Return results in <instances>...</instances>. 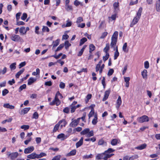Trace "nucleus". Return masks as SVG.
<instances>
[{"label":"nucleus","mask_w":160,"mask_h":160,"mask_svg":"<svg viewBox=\"0 0 160 160\" xmlns=\"http://www.w3.org/2000/svg\"><path fill=\"white\" fill-rule=\"evenodd\" d=\"M18 153L17 152H7V155L9 157L11 160H14L18 156Z\"/></svg>","instance_id":"nucleus-1"},{"label":"nucleus","mask_w":160,"mask_h":160,"mask_svg":"<svg viewBox=\"0 0 160 160\" xmlns=\"http://www.w3.org/2000/svg\"><path fill=\"white\" fill-rule=\"evenodd\" d=\"M137 120L139 123H143L144 122H148L149 120L148 117L146 115H143L137 118Z\"/></svg>","instance_id":"nucleus-2"},{"label":"nucleus","mask_w":160,"mask_h":160,"mask_svg":"<svg viewBox=\"0 0 160 160\" xmlns=\"http://www.w3.org/2000/svg\"><path fill=\"white\" fill-rule=\"evenodd\" d=\"M96 159L98 160L103 159L104 160H107L106 154L105 152L103 153L98 154L96 156Z\"/></svg>","instance_id":"nucleus-3"},{"label":"nucleus","mask_w":160,"mask_h":160,"mask_svg":"<svg viewBox=\"0 0 160 160\" xmlns=\"http://www.w3.org/2000/svg\"><path fill=\"white\" fill-rule=\"evenodd\" d=\"M11 39L15 42L21 41L22 40V38L18 35H12L11 37Z\"/></svg>","instance_id":"nucleus-4"},{"label":"nucleus","mask_w":160,"mask_h":160,"mask_svg":"<svg viewBox=\"0 0 160 160\" xmlns=\"http://www.w3.org/2000/svg\"><path fill=\"white\" fill-rule=\"evenodd\" d=\"M118 39L116 38H111V42L110 43V46L111 48H113V50H115L114 46H116L117 42Z\"/></svg>","instance_id":"nucleus-5"},{"label":"nucleus","mask_w":160,"mask_h":160,"mask_svg":"<svg viewBox=\"0 0 160 160\" xmlns=\"http://www.w3.org/2000/svg\"><path fill=\"white\" fill-rule=\"evenodd\" d=\"M34 147L32 146L28 147V148H25L24 152L25 154L30 153L34 150Z\"/></svg>","instance_id":"nucleus-6"},{"label":"nucleus","mask_w":160,"mask_h":160,"mask_svg":"<svg viewBox=\"0 0 160 160\" xmlns=\"http://www.w3.org/2000/svg\"><path fill=\"white\" fill-rule=\"evenodd\" d=\"M69 135L65 136L64 134L62 133L58 134L57 136V138L58 139H61V140L63 141L67 138Z\"/></svg>","instance_id":"nucleus-7"},{"label":"nucleus","mask_w":160,"mask_h":160,"mask_svg":"<svg viewBox=\"0 0 160 160\" xmlns=\"http://www.w3.org/2000/svg\"><path fill=\"white\" fill-rule=\"evenodd\" d=\"M140 18H138L137 16L135 17L133 19L132 21L131 22L130 26V27H132L133 26L136 24L138 22L139 19H140Z\"/></svg>","instance_id":"nucleus-8"},{"label":"nucleus","mask_w":160,"mask_h":160,"mask_svg":"<svg viewBox=\"0 0 160 160\" xmlns=\"http://www.w3.org/2000/svg\"><path fill=\"white\" fill-rule=\"evenodd\" d=\"M120 143V141L118 139H113L111 142V144L112 146H115L117 144H119Z\"/></svg>","instance_id":"nucleus-9"},{"label":"nucleus","mask_w":160,"mask_h":160,"mask_svg":"<svg viewBox=\"0 0 160 160\" xmlns=\"http://www.w3.org/2000/svg\"><path fill=\"white\" fill-rule=\"evenodd\" d=\"M110 91V89H109L105 92L104 96L102 100V101H104L108 98Z\"/></svg>","instance_id":"nucleus-10"},{"label":"nucleus","mask_w":160,"mask_h":160,"mask_svg":"<svg viewBox=\"0 0 160 160\" xmlns=\"http://www.w3.org/2000/svg\"><path fill=\"white\" fill-rule=\"evenodd\" d=\"M122 102V100L120 96H119L118 99L117 101V104L116 105V108L118 110Z\"/></svg>","instance_id":"nucleus-11"},{"label":"nucleus","mask_w":160,"mask_h":160,"mask_svg":"<svg viewBox=\"0 0 160 160\" xmlns=\"http://www.w3.org/2000/svg\"><path fill=\"white\" fill-rule=\"evenodd\" d=\"M27 158H28L30 159H35L36 158V153L35 152H33L31 154L28 155L27 156Z\"/></svg>","instance_id":"nucleus-12"},{"label":"nucleus","mask_w":160,"mask_h":160,"mask_svg":"<svg viewBox=\"0 0 160 160\" xmlns=\"http://www.w3.org/2000/svg\"><path fill=\"white\" fill-rule=\"evenodd\" d=\"M83 138L82 137L79 141L76 143V146L77 148H78L82 145L83 144Z\"/></svg>","instance_id":"nucleus-13"},{"label":"nucleus","mask_w":160,"mask_h":160,"mask_svg":"<svg viewBox=\"0 0 160 160\" xmlns=\"http://www.w3.org/2000/svg\"><path fill=\"white\" fill-rule=\"evenodd\" d=\"M115 50L116 51L114 52V60L116 59L119 55V52H118V46H116V48H115Z\"/></svg>","instance_id":"nucleus-14"},{"label":"nucleus","mask_w":160,"mask_h":160,"mask_svg":"<svg viewBox=\"0 0 160 160\" xmlns=\"http://www.w3.org/2000/svg\"><path fill=\"white\" fill-rule=\"evenodd\" d=\"M37 79L32 77L30 78L28 80V84L30 85L36 81Z\"/></svg>","instance_id":"nucleus-15"},{"label":"nucleus","mask_w":160,"mask_h":160,"mask_svg":"<svg viewBox=\"0 0 160 160\" xmlns=\"http://www.w3.org/2000/svg\"><path fill=\"white\" fill-rule=\"evenodd\" d=\"M76 150L73 149L69 153H67L66 155L67 157H69L71 156L75 155L76 153Z\"/></svg>","instance_id":"nucleus-16"},{"label":"nucleus","mask_w":160,"mask_h":160,"mask_svg":"<svg viewBox=\"0 0 160 160\" xmlns=\"http://www.w3.org/2000/svg\"><path fill=\"white\" fill-rule=\"evenodd\" d=\"M147 146V145L145 143L142 144L140 146L136 147L135 148L138 150H141L145 148Z\"/></svg>","instance_id":"nucleus-17"},{"label":"nucleus","mask_w":160,"mask_h":160,"mask_svg":"<svg viewBox=\"0 0 160 160\" xmlns=\"http://www.w3.org/2000/svg\"><path fill=\"white\" fill-rule=\"evenodd\" d=\"M61 121H59L57 124L55 125L54 127L53 130V132H56L58 129L60 125Z\"/></svg>","instance_id":"nucleus-18"},{"label":"nucleus","mask_w":160,"mask_h":160,"mask_svg":"<svg viewBox=\"0 0 160 160\" xmlns=\"http://www.w3.org/2000/svg\"><path fill=\"white\" fill-rule=\"evenodd\" d=\"M59 121H61L60 122V127L62 128L63 127H65L67 123V122L64 119H63L62 120H60Z\"/></svg>","instance_id":"nucleus-19"},{"label":"nucleus","mask_w":160,"mask_h":160,"mask_svg":"<svg viewBox=\"0 0 160 160\" xmlns=\"http://www.w3.org/2000/svg\"><path fill=\"white\" fill-rule=\"evenodd\" d=\"M78 124L77 122H76V119H75L70 123L69 126L72 127H75L77 126Z\"/></svg>","instance_id":"nucleus-20"},{"label":"nucleus","mask_w":160,"mask_h":160,"mask_svg":"<svg viewBox=\"0 0 160 160\" xmlns=\"http://www.w3.org/2000/svg\"><path fill=\"white\" fill-rule=\"evenodd\" d=\"M3 107L7 108L13 109L14 108V106L10 105L9 103H5L3 105Z\"/></svg>","instance_id":"nucleus-21"},{"label":"nucleus","mask_w":160,"mask_h":160,"mask_svg":"<svg viewBox=\"0 0 160 160\" xmlns=\"http://www.w3.org/2000/svg\"><path fill=\"white\" fill-rule=\"evenodd\" d=\"M90 129L89 128H85L80 132V134L81 135H86L89 132Z\"/></svg>","instance_id":"nucleus-22"},{"label":"nucleus","mask_w":160,"mask_h":160,"mask_svg":"<svg viewBox=\"0 0 160 160\" xmlns=\"http://www.w3.org/2000/svg\"><path fill=\"white\" fill-rule=\"evenodd\" d=\"M98 122V117L97 114L94 115V118L92 121V124L94 125H96Z\"/></svg>","instance_id":"nucleus-23"},{"label":"nucleus","mask_w":160,"mask_h":160,"mask_svg":"<svg viewBox=\"0 0 160 160\" xmlns=\"http://www.w3.org/2000/svg\"><path fill=\"white\" fill-rule=\"evenodd\" d=\"M110 48V45L109 43H107L106 44L105 47L103 49V51L106 53V54L109 53L108 52V51Z\"/></svg>","instance_id":"nucleus-24"},{"label":"nucleus","mask_w":160,"mask_h":160,"mask_svg":"<svg viewBox=\"0 0 160 160\" xmlns=\"http://www.w3.org/2000/svg\"><path fill=\"white\" fill-rule=\"evenodd\" d=\"M24 70L25 69L24 68H22V69L20 70L15 75L16 77L17 78H18L19 76L24 72Z\"/></svg>","instance_id":"nucleus-25"},{"label":"nucleus","mask_w":160,"mask_h":160,"mask_svg":"<svg viewBox=\"0 0 160 160\" xmlns=\"http://www.w3.org/2000/svg\"><path fill=\"white\" fill-rule=\"evenodd\" d=\"M147 71L146 69H144L143 71L142 72V75L144 79L147 78Z\"/></svg>","instance_id":"nucleus-26"},{"label":"nucleus","mask_w":160,"mask_h":160,"mask_svg":"<svg viewBox=\"0 0 160 160\" xmlns=\"http://www.w3.org/2000/svg\"><path fill=\"white\" fill-rule=\"evenodd\" d=\"M47 154L44 152H42L39 154L36 153L37 158H39L44 156H46Z\"/></svg>","instance_id":"nucleus-27"},{"label":"nucleus","mask_w":160,"mask_h":160,"mask_svg":"<svg viewBox=\"0 0 160 160\" xmlns=\"http://www.w3.org/2000/svg\"><path fill=\"white\" fill-rule=\"evenodd\" d=\"M98 145H104V146H106L107 142L102 139H101L99 140L98 141Z\"/></svg>","instance_id":"nucleus-28"},{"label":"nucleus","mask_w":160,"mask_h":160,"mask_svg":"<svg viewBox=\"0 0 160 160\" xmlns=\"http://www.w3.org/2000/svg\"><path fill=\"white\" fill-rule=\"evenodd\" d=\"M142 10V7L139 8L137 14V17L140 18L141 16Z\"/></svg>","instance_id":"nucleus-29"},{"label":"nucleus","mask_w":160,"mask_h":160,"mask_svg":"<svg viewBox=\"0 0 160 160\" xmlns=\"http://www.w3.org/2000/svg\"><path fill=\"white\" fill-rule=\"evenodd\" d=\"M74 4L76 7L78 6L79 5H80L81 6H83L82 3L79 2L78 0H75L74 2Z\"/></svg>","instance_id":"nucleus-30"},{"label":"nucleus","mask_w":160,"mask_h":160,"mask_svg":"<svg viewBox=\"0 0 160 160\" xmlns=\"http://www.w3.org/2000/svg\"><path fill=\"white\" fill-rule=\"evenodd\" d=\"M95 48V47L93 44H91L89 45V52L91 53L93 51Z\"/></svg>","instance_id":"nucleus-31"},{"label":"nucleus","mask_w":160,"mask_h":160,"mask_svg":"<svg viewBox=\"0 0 160 160\" xmlns=\"http://www.w3.org/2000/svg\"><path fill=\"white\" fill-rule=\"evenodd\" d=\"M25 31V27L22 26V27L19 29V32L20 33L22 34H25L26 33H24Z\"/></svg>","instance_id":"nucleus-32"},{"label":"nucleus","mask_w":160,"mask_h":160,"mask_svg":"<svg viewBox=\"0 0 160 160\" xmlns=\"http://www.w3.org/2000/svg\"><path fill=\"white\" fill-rule=\"evenodd\" d=\"M94 114V110L93 108H91V111L88 114V117L89 118H90L92 117Z\"/></svg>","instance_id":"nucleus-33"},{"label":"nucleus","mask_w":160,"mask_h":160,"mask_svg":"<svg viewBox=\"0 0 160 160\" xmlns=\"http://www.w3.org/2000/svg\"><path fill=\"white\" fill-rule=\"evenodd\" d=\"M87 40V39L86 38H83L80 40L79 45H82L85 42H86Z\"/></svg>","instance_id":"nucleus-34"},{"label":"nucleus","mask_w":160,"mask_h":160,"mask_svg":"<svg viewBox=\"0 0 160 160\" xmlns=\"http://www.w3.org/2000/svg\"><path fill=\"white\" fill-rule=\"evenodd\" d=\"M65 48L66 49H68L69 47L71 46V44L68 41H66L65 42Z\"/></svg>","instance_id":"nucleus-35"},{"label":"nucleus","mask_w":160,"mask_h":160,"mask_svg":"<svg viewBox=\"0 0 160 160\" xmlns=\"http://www.w3.org/2000/svg\"><path fill=\"white\" fill-rule=\"evenodd\" d=\"M60 41V40L59 39H58L55 41L54 43L53 46V48L54 47H56L59 45V43ZM54 42V41L53 42V43Z\"/></svg>","instance_id":"nucleus-36"},{"label":"nucleus","mask_w":160,"mask_h":160,"mask_svg":"<svg viewBox=\"0 0 160 160\" xmlns=\"http://www.w3.org/2000/svg\"><path fill=\"white\" fill-rule=\"evenodd\" d=\"M26 84H24L22 85L18 89V91L19 92H20L23 89H25L26 88Z\"/></svg>","instance_id":"nucleus-37"},{"label":"nucleus","mask_w":160,"mask_h":160,"mask_svg":"<svg viewBox=\"0 0 160 160\" xmlns=\"http://www.w3.org/2000/svg\"><path fill=\"white\" fill-rule=\"evenodd\" d=\"M117 15L116 14L114 13V14L112 15L111 17H108V18L110 20V19H112V20H115L116 18Z\"/></svg>","instance_id":"nucleus-38"},{"label":"nucleus","mask_w":160,"mask_h":160,"mask_svg":"<svg viewBox=\"0 0 160 160\" xmlns=\"http://www.w3.org/2000/svg\"><path fill=\"white\" fill-rule=\"evenodd\" d=\"M65 8L67 11L69 10H72L73 8L72 6L69 5H65Z\"/></svg>","instance_id":"nucleus-39"},{"label":"nucleus","mask_w":160,"mask_h":160,"mask_svg":"<svg viewBox=\"0 0 160 160\" xmlns=\"http://www.w3.org/2000/svg\"><path fill=\"white\" fill-rule=\"evenodd\" d=\"M96 140V138L95 137H93L91 138H86L85 139V141H92L93 142L95 141Z\"/></svg>","instance_id":"nucleus-40"},{"label":"nucleus","mask_w":160,"mask_h":160,"mask_svg":"<svg viewBox=\"0 0 160 160\" xmlns=\"http://www.w3.org/2000/svg\"><path fill=\"white\" fill-rule=\"evenodd\" d=\"M16 63L15 62L12 63L10 65V68L11 70H14L16 69Z\"/></svg>","instance_id":"nucleus-41"},{"label":"nucleus","mask_w":160,"mask_h":160,"mask_svg":"<svg viewBox=\"0 0 160 160\" xmlns=\"http://www.w3.org/2000/svg\"><path fill=\"white\" fill-rule=\"evenodd\" d=\"M64 45L63 43L60 44L59 46L55 50V52H57L60 50L64 46Z\"/></svg>","instance_id":"nucleus-42"},{"label":"nucleus","mask_w":160,"mask_h":160,"mask_svg":"<svg viewBox=\"0 0 160 160\" xmlns=\"http://www.w3.org/2000/svg\"><path fill=\"white\" fill-rule=\"evenodd\" d=\"M42 31L43 32H44L46 31L47 32H48L49 31V29L47 26H43V27L42 29Z\"/></svg>","instance_id":"nucleus-43"},{"label":"nucleus","mask_w":160,"mask_h":160,"mask_svg":"<svg viewBox=\"0 0 160 160\" xmlns=\"http://www.w3.org/2000/svg\"><path fill=\"white\" fill-rule=\"evenodd\" d=\"M30 127L28 125H23L21 126V128L22 129H24V130H26L28 129Z\"/></svg>","instance_id":"nucleus-44"},{"label":"nucleus","mask_w":160,"mask_h":160,"mask_svg":"<svg viewBox=\"0 0 160 160\" xmlns=\"http://www.w3.org/2000/svg\"><path fill=\"white\" fill-rule=\"evenodd\" d=\"M115 151V150L112 149V148H109L107 150L105 151V152L106 153H110L111 152H113Z\"/></svg>","instance_id":"nucleus-45"},{"label":"nucleus","mask_w":160,"mask_h":160,"mask_svg":"<svg viewBox=\"0 0 160 160\" xmlns=\"http://www.w3.org/2000/svg\"><path fill=\"white\" fill-rule=\"evenodd\" d=\"M114 70L113 69L111 68L110 69L108 73V76H110L112 75L113 73L114 72Z\"/></svg>","instance_id":"nucleus-46"},{"label":"nucleus","mask_w":160,"mask_h":160,"mask_svg":"<svg viewBox=\"0 0 160 160\" xmlns=\"http://www.w3.org/2000/svg\"><path fill=\"white\" fill-rule=\"evenodd\" d=\"M9 91L7 89H4L2 91V95L3 96H5L8 93Z\"/></svg>","instance_id":"nucleus-47"},{"label":"nucleus","mask_w":160,"mask_h":160,"mask_svg":"<svg viewBox=\"0 0 160 160\" xmlns=\"http://www.w3.org/2000/svg\"><path fill=\"white\" fill-rule=\"evenodd\" d=\"M57 96H55L54 100H53L52 102H50L49 104L50 105L53 106L55 104L56 102L57 101Z\"/></svg>","instance_id":"nucleus-48"},{"label":"nucleus","mask_w":160,"mask_h":160,"mask_svg":"<svg viewBox=\"0 0 160 160\" xmlns=\"http://www.w3.org/2000/svg\"><path fill=\"white\" fill-rule=\"evenodd\" d=\"M109 53L106 54V55L104 56H103L102 58L103 60L105 62L109 58Z\"/></svg>","instance_id":"nucleus-49"},{"label":"nucleus","mask_w":160,"mask_h":160,"mask_svg":"<svg viewBox=\"0 0 160 160\" xmlns=\"http://www.w3.org/2000/svg\"><path fill=\"white\" fill-rule=\"evenodd\" d=\"M127 46V43L125 42L124 43L122 47V50L124 52H128V50H126V48Z\"/></svg>","instance_id":"nucleus-50"},{"label":"nucleus","mask_w":160,"mask_h":160,"mask_svg":"<svg viewBox=\"0 0 160 160\" xmlns=\"http://www.w3.org/2000/svg\"><path fill=\"white\" fill-rule=\"evenodd\" d=\"M156 9L157 12H160V3H156Z\"/></svg>","instance_id":"nucleus-51"},{"label":"nucleus","mask_w":160,"mask_h":160,"mask_svg":"<svg viewBox=\"0 0 160 160\" xmlns=\"http://www.w3.org/2000/svg\"><path fill=\"white\" fill-rule=\"evenodd\" d=\"M83 21V19L81 17H79L77 18L76 22L77 23H79Z\"/></svg>","instance_id":"nucleus-52"},{"label":"nucleus","mask_w":160,"mask_h":160,"mask_svg":"<svg viewBox=\"0 0 160 160\" xmlns=\"http://www.w3.org/2000/svg\"><path fill=\"white\" fill-rule=\"evenodd\" d=\"M94 135L93 131V130H91L89 131V132L88 133L87 137H89L92 136Z\"/></svg>","instance_id":"nucleus-53"},{"label":"nucleus","mask_w":160,"mask_h":160,"mask_svg":"<svg viewBox=\"0 0 160 160\" xmlns=\"http://www.w3.org/2000/svg\"><path fill=\"white\" fill-rule=\"evenodd\" d=\"M27 17V15L26 13H24L21 17V19L23 20H25Z\"/></svg>","instance_id":"nucleus-54"},{"label":"nucleus","mask_w":160,"mask_h":160,"mask_svg":"<svg viewBox=\"0 0 160 160\" xmlns=\"http://www.w3.org/2000/svg\"><path fill=\"white\" fill-rule=\"evenodd\" d=\"M108 34V33L106 32H103L100 38L101 39L104 38L107 36Z\"/></svg>","instance_id":"nucleus-55"},{"label":"nucleus","mask_w":160,"mask_h":160,"mask_svg":"<svg viewBox=\"0 0 160 160\" xmlns=\"http://www.w3.org/2000/svg\"><path fill=\"white\" fill-rule=\"evenodd\" d=\"M61 156L58 155L54 157L52 160H60L61 158Z\"/></svg>","instance_id":"nucleus-56"},{"label":"nucleus","mask_w":160,"mask_h":160,"mask_svg":"<svg viewBox=\"0 0 160 160\" xmlns=\"http://www.w3.org/2000/svg\"><path fill=\"white\" fill-rule=\"evenodd\" d=\"M30 108H25L23 109L22 111L24 114H26L30 110Z\"/></svg>","instance_id":"nucleus-57"},{"label":"nucleus","mask_w":160,"mask_h":160,"mask_svg":"<svg viewBox=\"0 0 160 160\" xmlns=\"http://www.w3.org/2000/svg\"><path fill=\"white\" fill-rule=\"evenodd\" d=\"M7 68L6 67H5L2 70H1L0 71V74L2 73V74H4L6 73L7 72Z\"/></svg>","instance_id":"nucleus-58"},{"label":"nucleus","mask_w":160,"mask_h":160,"mask_svg":"<svg viewBox=\"0 0 160 160\" xmlns=\"http://www.w3.org/2000/svg\"><path fill=\"white\" fill-rule=\"evenodd\" d=\"M62 55V53H60L58 55H52L51 57H54L56 59H58L60 58V57Z\"/></svg>","instance_id":"nucleus-59"},{"label":"nucleus","mask_w":160,"mask_h":160,"mask_svg":"<svg viewBox=\"0 0 160 160\" xmlns=\"http://www.w3.org/2000/svg\"><path fill=\"white\" fill-rule=\"evenodd\" d=\"M38 117V114L37 112H35L33 114L32 118L35 119H37Z\"/></svg>","instance_id":"nucleus-60"},{"label":"nucleus","mask_w":160,"mask_h":160,"mask_svg":"<svg viewBox=\"0 0 160 160\" xmlns=\"http://www.w3.org/2000/svg\"><path fill=\"white\" fill-rule=\"evenodd\" d=\"M59 87L61 89H64L65 88V83L62 82H61L59 84Z\"/></svg>","instance_id":"nucleus-61"},{"label":"nucleus","mask_w":160,"mask_h":160,"mask_svg":"<svg viewBox=\"0 0 160 160\" xmlns=\"http://www.w3.org/2000/svg\"><path fill=\"white\" fill-rule=\"evenodd\" d=\"M144 67L146 69H148L149 67V63L148 61H146L144 63Z\"/></svg>","instance_id":"nucleus-62"},{"label":"nucleus","mask_w":160,"mask_h":160,"mask_svg":"<svg viewBox=\"0 0 160 160\" xmlns=\"http://www.w3.org/2000/svg\"><path fill=\"white\" fill-rule=\"evenodd\" d=\"M118 32L117 31H115L114 32L113 35H112V38H114L118 39Z\"/></svg>","instance_id":"nucleus-63"},{"label":"nucleus","mask_w":160,"mask_h":160,"mask_svg":"<svg viewBox=\"0 0 160 160\" xmlns=\"http://www.w3.org/2000/svg\"><path fill=\"white\" fill-rule=\"evenodd\" d=\"M63 111L64 113H68L69 112V109L68 107H66L63 109Z\"/></svg>","instance_id":"nucleus-64"}]
</instances>
